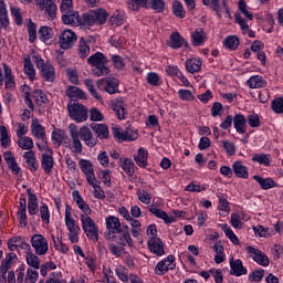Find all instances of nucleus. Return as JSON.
<instances>
[{"label":"nucleus","instance_id":"nucleus-49","mask_svg":"<svg viewBox=\"0 0 283 283\" xmlns=\"http://www.w3.org/2000/svg\"><path fill=\"white\" fill-rule=\"evenodd\" d=\"M252 161L258 163L259 165H263L264 167H270L271 166V155L255 153L252 156Z\"/></svg>","mask_w":283,"mask_h":283},{"label":"nucleus","instance_id":"nucleus-11","mask_svg":"<svg viewBox=\"0 0 283 283\" xmlns=\"http://www.w3.org/2000/svg\"><path fill=\"white\" fill-rule=\"evenodd\" d=\"M78 165L81 171L86 176L88 185H94V180H96V175L94 174V165H92V161L87 159H80Z\"/></svg>","mask_w":283,"mask_h":283},{"label":"nucleus","instance_id":"nucleus-25","mask_svg":"<svg viewBox=\"0 0 283 283\" xmlns=\"http://www.w3.org/2000/svg\"><path fill=\"white\" fill-rule=\"evenodd\" d=\"M22 158H24L31 174L39 170V159H36V154L33 150L25 151Z\"/></svg>","mask_w":283,"mask_h":283},{"label":"nucleus","instance_id":"nucleus-34","mask_svg":"<svg viewBox=\"0 0 283 283\" xmlns=\"http://www.w3.org/2000/svg\"><path fill=\"white\" fill-rule=\"evenodd\" d=\"M232 171L237 178H249V168L242 165V161L237 160L232 164Z\"/></svg>","mask_w":283,"mask_h":283},{"label":"nucleus","instance_id":"nucleus-53","mask_svg":"<svg viewBox=\"0 0 283 283\" xmlns=\"http://www.w3.org/2000/svg\"><path fill=\"white\" fill-rule=\"evenodd\" d=\"M25 260L28 266H31V269L39 270L41 268V260L39 259L38 254L28 252Z\"/></svg>","mask_w":283,"mask_h":283},{"label":"nucleus","instance_id":"nucleus-61","mask_svg":"<svg viewBox=\"0 0 283 283\" xmlns=\"http://www.w3.org/2000/svg\"><path fill=\"white\" fill-rule=\"evenodd\" d=\"M242 220H244V217L240 216L238 212H233L231 214L230 224L233 227V229L240 230L244 227V222H242Z\"/></svg>","mask_w":283,"mask_h":283},{"label":"nucleus","instance_id":"nucleus-17","mask_svg":"<svg viewBox=\"0 0 283 283\" xmlns=\"http://www.w3.org/2000/svg\"><path fill=\"white\" fill-rule=\"evenodd\" d=\"M38 10H41V12H44V15L46 17L48 21H54L56 19V3L52 0H45L43 6L38 7Z\"/></svg>","mask_w":283,"mask_h":283},{"label":"nucleus","instance_id":"nucleus-18","mask_svg":"<svg viewBox=\"0 0 283 283\" xmlns=\"http://www.w3.org/2000/svg\"><path fill=\"white\" fill-rule=\"evenodd\" d=\"M247 273H249V270L244 268L242 260L230 259V275H234V277H242V275H247Z\"/></svg>","mask_w":283,"mask_h":283},{"label":"nucleus","instance_id":"nucleus-27","mask_svg":"<svg viewBox=\"0 0 283 283\" xmlns=\"http://www.w3.org/2000/svg\"><path fill=\"white\" fill-rule=\"evenodd\" d=\"M112 239L116 242V244H119L120 247H134V239H132V234L127 232H119L114 234Z\"/></svg>","mask_w":283,"mask_h":283},{"label":"nucleus","instance_id":"nucleus-16","mask_svg":"<svg viewBox=\"0 0 283 283\" xmlns=\"http://www.w3.org/2000/svg\"><path fill=\"white\" fill-rule=\"evenodd\" d=\"M65 227L69 233H81V227L76 226V221L72 219V207L65 205Z\"/></svg>","mask_w":283,"mask_h":283},{"label":"nucleus","instance_id":"nucleus-40","mask_svg":"<svg viewBox=\"0 0 283 283\" xmlns=\"http://www.w3.org/2000/svg\"><path fill=\"white\" fill-rule=\"evenodd\" d=\"M3 72H4V85L7 90H14L15 83L14 77L12 76V69L8 66V64H3Z\"/></svg>","mask_w":283,"mask_h":283},{"label":"nucleus","instance_id":"nucleus-30","mask_svg":"<svg viewBox=\"0 0 283 283\" xmlns=\"http://www.w3.org/2000/svg\"><path fill=\"white\" fill-rule=\"evenodd\" d=\"M3 158L9 169H11L13 176H19V174L21 172V167H19V164H17V159L14 158V155H12V151H4Z\"/></svg>","mask_w":283,"mask_h":283},{"label":"nucleus","instance_id":"nucleus-58","mask_svg":"<svg viewBox=\"0 0 283 283\" xmlns=\"http://www.w3.org/2000/svg\"><path fill=\"white\" fill-rule=\"evenodd\" d=\"M10 135H8V128L6 126L0 127V145L3 149L10 147Z\"/></svg>","mask_w":283,"mask_h":283},{"label":"nucleus","instance_id":"nucleus-38","mask_svg":"<svg viewBox=\"0 0 283 283\" xmlns=\"http://www.w3.org/2000/svg\"><path fill=\"white\" fill-rule=\"evenodd\" d=\"M10 25V19L8 18V6L6 0H0V30Z\"/></svg>","mask_w":283,"mask_h":283},{"label":"nucleus","instance_id":"nucleus-3","mask_svg":"<svg viewBox=\"0 0 283 283\" xmlns=\"http://www.w3.org/2000/svg\"><path fill=\"white\" fill-rule=\"evenodd\" d=\"M32 59L38 70L40 71L43 81L46 83H54L56 78V71L54 70V65H52L50 62L45 63V60L42 59L39 54H34Z\"/></svg>","mask_w":283,"mask_h":283},{"label":"nucleus","instance_id":"nucleus-45","mask_svg":"<svg viewBox=\"0 0 283 283\" xmlns=\"http://www.w3.org/2000/svg\"><path fill=\"white\" fill-rule=\"evenodd\" d=\"M192 44L195 48H199L200 45H203L205 41H207V33L202 31V29H197L192 34Z\"/></svg>","mask_w":283,"mask_h":283},{"label":"nucleus","instance_id":"nucleus-8","mask_svg":"<svg viewBox=\"0 0 283 283\" xmlns=\"http://www.w3.org/2000/svg\"><path fill=\"white\" fill-rule=\"evenodd\" d=\"M31 247L35 251V255H45L50 251L48 239L43 234H33L31 238Z\"/></svg>","mask_w":283,"mask_h":283},{"label":"nucleus","instance_id":"nucleus-62","mask_svg":"<svg viewBox=\"0 0 283 283\" xmlns=\"http://www.w3.org/2000/svg\"><path fill=\"white\" fill-rule=\"evenodd\" d=\"M40 218L42 220V222H44V224H50V208L46 206L45 202H42V205L40 206Z\"/></svg>","mask_w":283,"mask_h":283},{"label":"nucleus","instance_id":"nucleus-9","mask_svg":"<svg viewBox=\"0 0 283 283\" xmlns=\"http://www.w3.org/2000/svg\"><path fill=\"white\" fill-rule=\"evenodd\" d=\"M245 251L249 253V256L260 266H269L271 264V260H269V256L266 253L262 252V250L248 245Z\"/></svg>","mask_w":283,"mask_h":283},{"label":"nucleus","instance_id":"nucleus-54","mask_svg":"<svg viewBox=\"0 0 283 283\" xmlns=\"http://www.w3.org/2000/svg\"><path fill=\"white\" fill-rule=\"evenodd\" d=\"M222 231H224L227 238L230 240V242H232V244H240V239H238V235L235 234V232H233V230L231 229V227H229V224L223 223L221 226Z\"/></svg>","mask_w":283,"mask_h":283},{"label":"nucleus","instance_id":"nucleus-48","mask_svg":"<svg viewBox=\"0 0 283 283\" xmlns=\"http://www.w3.org/2000/svg\"><path fill=\"white\" fill-rule=\"evenodd\" d=\"M66 96H69V98H80L81 101H85V98H87L85 92L76 86H70L66 90Z\"/></svg>","mask_w":283,"mask_h":283},{"label":"nucleus","instance_id":"nucleus-39","mask_svg":"<svg viewBox=\"0 0 283 283\" xmlns=\"http://www.w3.org/2000/svg\"><path fill=\"white\" fill-rule=\"evenodd\" d=\"M24 63V74L28 76L29 81H34L36 78V70H34V64L30 60V55L23 59Z\"/></svg>","mask_w":283,"mask_h":283},{"label":"nucleus","instance_id":"nucleus-43","mask_svg":"<svg viewBox=\"0 0 283 283\" xmlns=\"http://www.w3.org/2000/svg\"><path fill=\"white\" fill-rule=\"evenodd\" d=\"M118 165L122 166L123 171H125L127 176H134V174H136L134 170L135 164L132 158H120Z\"/></svg>","mask_w":283,"mask_h":283},{"label":"nucleus","instance_id":"nucleus-51","mask_svg":"<svg viewBox=\"0 0 283 283\" xmlns=\"http://www.w3.org/2000/svg\"><path fill=\"white\" fill-rule=\"evenodd\" d=\"M51 140H53L54 145H57V147H61L63 145V140H65V130L61 128H55L52 132Z\"/></svg>","mask_w":283,"mask_h":283},{"label":"nucleus","instance_id":"nucleus-56","mask_svg":"<svg viewBox=\"0 0 283 283\" xmlns=\"http://www.w3.org/2000/svg\"><path fill=\"white\" fill-rule=\"evenodd\" d=\"M146 81L148 85H151V87H159V85L163 83V78L156 72L147 73Z\"/></svg>","mask_w":283,"mask_h":283},{"label":"nucleus","instance_id":"nucleus-5","mask_svg":"<svg viewBox=\"0 0 283 283\" xmlns=\"http://www.w3.org/2000/svg\"><path fill=\"white\" fill-rule=\"evenodd\" d=\"M82 229L88 240L93 242H98V227H96V222L94 219L90 217V214H81Z\"/></svg>","mask_w":283,"mask_h":283},{"label":"nucleus","instance_id":"nucleus-36","mask_svg":"<svg viewBox=\"0 0 283 283\" xmlns=\"http://www.w3.org/2000/svg\"><path fill=\"white\" fill-rule=\"evenodd\" d=\"M112 109L115 112L118 120H125L127 108H125V102L123 99H117L115 103H113Z\"/></svg>","mask_w":283,"mask_h":283},{"label":"nucleus","instance_id":"nucleus-37","mask_svg":"<svg viewBox=\"0 0 283 283\" xmlns=\"http://www.w3.org/2000/svg\"><path fill=\"white\" fill-rule=\"evenodd\" d=\"M41 167L44 174H52V169H54V157H52V155L43 153L41 159Z\"/></svg>","mask_w":283,"mask_h":283},{"label":"nucleus","instance_id":"nucleus-64","mask_svg":"<svg viewBox=\"0 0 283 283\" xmlns=\"http://www.w3.org/2000/svg\"><path fill=\"white\" fill-rule=\"evenodd\" d=\"M264 277V270L263 269H259L255 271H252L249 274V282H262V279Z\"/></svg>","mask_w":283,"mask_h":283},{"label":"nucleus","instance_id":"nucleus-57","mask_svg":"<svg viewBox=\"0 0 283 283\" xmlns=\"http://www.w3.org/2000/svg\"><path fill=\"white\" fill-rule=\"evenodd\" d=\"M148 3L150 9L155 10L158 14H163L167 8L165 0H148Z\"/></svg>","mask_w":283,"mask_h":283},{"label":"nucleus","instance_id":"nucleus-22","mask_svg":"<svg viewBox=\"0 0 283 283\" xmlns=\"http://www.w3.org/2000/svg\"><path fill=\"white\" fill-rule=\"evenodd\" d=\"M18 220L20 224H23V227H28V200L23 196L20 197Z\"/></svg>","mask_w":283,"mask_h":283},{"label":"nucleus","instance_id":"nucleus-2","mask_svg":"<svg viewBox=\"0 0 283 283\" xmlns=\"http://www.w3.org/2000/svg\"><path fill=\"white\" fill-rule=\"evenodd\" d=\"M109 19V13L105 9L99 8L83 13L82 25H105Z\"/></svg>","mask_w":283,"mask_h":283},{"label":"nucleus","instance_id":"nucleus-21","mask_svg":"<svg viewBox=\"0 0 283 283\" xmlns=\"http://www.w3.org/2000/svg\"><path fill=\"white\" fill-rule=\"evenodd\" d=\"M28 193V213L29 216H36L39 213V198L32 193V189H27Z\"/></svg>","mask_w":283,"mask_h":283},{"label":"nucleus","instance_id":"nucleus-46","mask_svg":"<svg viewBox=\"0 0 283 283\" xmlns=\"http://www.w3.org/2000/svg\"><path fill=\"white\" fill-rule=\"evenodd\" d=\"M223 46L228 50L234 51L237 48H240V38L238 35H228L223 40Z\"/></svg>","mask_w":283,"mask_h":283},{"label":"nucleus","instance_id":"nucleus-7","mask_svg":"<svg viewBox=\"0 0 283 283\" xmlns=\"http://www.w3.org/2000/svg\"><path fill=\"white\" fill-rule=\"evenodd\" d=\"M174 269H176V256L169 254L156 264L155 274L165 275L166 273H169V271H174Z\"/></svg>","mask_w":283,"mask_h":283},{"label":"nucleus","instance_id":"nucleus-4","mask_svg":"<svg viewBox=\"0 0 283 283\" xmlns=\"http://www.w3.org/2000/svg\"><path fill=\"white\" fill-rule=\"evenodd\" d=\"M67 109L70 118L75 120V123H85L90 117V115H87V107L78 102H69Z\"/></svg>","mask_w":283,"mask_h":283},{"label":"nucleus","instance_id":"nucleus-20","mask_svg":"<svg viewBox=\"0 0 283 283\" xmlns=\"http://www.w3.org/2000/svg\"><path fill=\"white\" fill-rule=\"evenodd\" d=\"M105 222L109 235H118L120 233V219L118 217L108 216L105 218Z\"/></svg>","mask_w":283,"mask_h":283},{"label":"nucleus","instance_id":"nucleus-55","mask_svg":"<svg viewBox=\"0 0 283 283\" xmlns=\"http://www.w3.org/2000/svg\"><path fill=\"white\" fill-rule=\"evenodd\" d=\"M18 147L20 149H23L24 151H30V149H34V140H32V137H20L18 142Z\"/></svg>","mask_w":283,"mask_h":283},{"label":"nucleus","instance_id":"nucleus-63","mask_svg":"<svg viewBox=\"0 0 283 283\" xmlns=\"http://www.w3.org/2000/svg\"><path fill=\"white\" fill-rule=\"evenodd\" d=\"M271 108L274 114H283V97H276L271 103Z\"/></svg>","mask_w":283,"mask_h":283},{"label":"nucleus","instance_id":"nucleus-29","mask_svg":"<svg viewBox=\"0 0 283 283\" xmlns=\"http://www.w3.org/2000/svg\"><path fill=\"white\" fill-rule=\"evenodd\" d=\"M91 129H93L99 140L109 138V127H107V124L92 123Z\"/></svg>","mask_w":283,"mask_h":283},{"label":"nucleus","instance_id":"nucleus-47","mask_svg":"<svg viewBox=\"0 0 283 283\" xmlns=\"http://www.w3.org/2000/svg\"><path fill=\"white\" fill-rule=\"evenodd\" d=\"M17 253H7L4 260L1 261L0 271L7 272L12 269V260H17Z\"/></svg>","mask_w":283,"mask_h":283},{"label":"nucleus","instance_id":"nucleus-13","mask_svg":"<svg viewBox=\"0 0 283 283\" xmlns=\"http://www.w3.org/2000/svg\"><path fill=\"white\" fill-rule=\"evenodd\" d=\"M65 227L69 233H81V227L76 226V221L72 219V207L65 205Z\"/></svg>","mask_w":283,"mask_h":283},{"label":"nucleus","instance_id":"nucleus-19","mask_svg":"<svg viewBox=\"0 0 283 283\" xmlns=\"http://www.w3.org/2000/svg\"><path fill=\"white\" fill-rule=\"evenodd\" d=\"M148 211L153 216H155V218H159V220H164L165 224H174V222H176V217H169V214L165 210L154 205L149 207Z\"/></svg>","mask_w":283,"mask_h":283},{"label":"nucleus","instance_id":"nucleus-44","mask_svg":"<svg viewBox=\"0 0 283 283\" xmlns=\"http://www.w3.org/2000/svg\"><path fill=\"white\" fill-rule=\"evenodd\" d=\"M54 36V30L50 27H41L39 29V39L43 41V43H50Z\"/></svg>","mask_w":283,"mask_h":283},{"label":"nucleus","instance_id":"nucleus-52","mask_svg":"<svg viewBox=\"0 0 283 283\" xmlns=\"http://www.w3.org/2000/svg\"><path fill=\"white\" fill-rule=\"evenodd\" d=\"M208 189L209 185H200L192 181L188 186H186L185 191H190V193H202V191H207Z\"/></svg>","mask_w":283,"mask_h":283},{"label":"nucleus","instance_id":"nucleus-31","mask_svg":"<svg viewBox=\"0 0 283 283\" xmlns=\"http://www.w3.org/2000/svg\"><path fill=\"white\" fill-rule=\"evenodd\" d=\"M233 127L237 134H247V117L242 114H235L232 117Z\"/></svg>","mask_w":283,"mask_h":283},{"label":"nucleus","instance_id":"nucleus-26","mask_svg":"<svg viewBox=\"0 0 283 283\" xmlns=\"http://www.w3.org/2000/svg\"><path fill=\"white\" fill-rule=\"evenodd\" d=\"M133 158L136 165H138V167H142V169L147 168V166L149 165L147 163L149 158V151L145 147H139L137 150V155H134Z\"/></svg>","mask_w":283,"mask_h":283},{"label":"nucleus","instance_id":"nucleus-12","mask_svg":"<svg viewBox=\"0 0 283 283\" xmlns=\"http://www.w3.org/2000/svg\"><path fill=\"white\" fill-rule=\"evenodd\" d=\"M147 244L150 253H154L158 258H163V255H165V243L160 238H149Z\"/></svg>","mask_w":283,"mask_h":283},{"label":"nucleus","instance_id":"nucleus-60","mask_svg":"<svg viewBox=\"0 0 283 283\" xmlns=\"http://www.w3.org/2000/svg\"><path fill=\"white\" fill-rule=\"evenodd\" d=\"M115 275H117L120 282H124V283L129 282V270H127V268L123 265H118L115 269Z\"/></svg>","mask_w":283,"mask_h":283},{"label":"nucleus","instance_id":"nucleus-23","mask_svg":"<svg viewBox=\"0 0 283 283\" xmlns=\"http://www.w3.org/2000/svg\"><path fill=\"white\" fill-rule=\"evenodd\" d=\"M80 138L84 140L87 147H96V145H98V139L94 137L92 130L87 128V126H84L80 129Z\"/></svg>","mask_w":283,"mask_h":283},{"label":"nucleus","instance_id":"nucleus-33","mask_svg":"<svg viewBox=\"0 0 283 283\" xmlns=\"http://www.w3.org/2000/svg\"><path fill=\"white\" fill-rule=\"evenodd\" d=\"M31 133L33 134L34 138H36V140H45V138H48V135L45 134V128L41 125V123H39V119L32 122Z\"/></svg>","mask_w":283,"mask_h":283},{"label":"nucleus","instance_id":"nucleus-50","mask_svg":"<svg viewBox=\"0 0 283 283\" xmlns=\"http://www.w3.org/2000/svg\"><path fill=\"white\" fill-rule=\"evenodd\" d=\"M172 14H175L177 19H185V17H187V11L179 0L172 2Z\"/></svg>","mask_w":283,"mask_h":283},{"label":"nucleus","instance_id":"nucleus-35","mask_svg":"<svg viewBox=\"0 0 283 283\" xmlns=\"http://www.w3.org/2000/svg\"><path fill=\"white\" fill-rule=\"evenodd\" d=\"M103 81L104 90L107 94H117L118 92V78L116 77H106Z\"/></svg>","mask_w":283,"mask_h":283},{"label":"nucleus","instance_id":"nucleus-28","mask_svg":"<svg viewBox=\"0 0 283 283\" xmlns=\"http://www.w3.org/2000/svg\"><path fill=\"white\" fill-rule=\"evenodd\" d=\"M253 180L260 185L263 191H269V189H275V187H277V182L271 177L264 178L260 175H254Z\"/></svg>","mask_w":283,"mask_h":283},{"label":"nucleus","instance_id":"nucleus-6","mask_svg":"<svg viewBox=\"0 0 283 283\" xmlns=\"http://www.w3.org/2000/svg\"><path fill=\"white\" fill-rule=\"evenodd\" d=\"M78 36L76 33L70 29H65L59 35V46L60 50H72L76 43Z\"/></svg>","mask_w":283,"mask_h":283},{"label":"nucleus","instance_id":"nucleus-14","mask_svg":"<svg viewBox=\"0 0 283 283\" xmlns=\"http://www.w3.org/2000/svg\"><path fill=\"white\" fill-rule=\"evenodd\" d=\"M65 227L69 233H81V227L76 226V221L72 219V207L65 205Z\"/></svg>","mask_w":283,"mask_h":283},{"label":"nucleus","instance_id":"nucleus-32","mask_svg":"<svg viewBox=\"0 0 283 283\" xmlns=\"http://www.w3.org/2000/svg\"><path fill=\"white\" fill-rule=\"evenodd\" d=\"M247 85L250 90H262L263 87H266L269 83L261 75H253L247 81Z\"/></svg>","mask_w":283,"mask_h":283},{"label":"nucleus","instance_id":"nucleus-42","mask_svg":"<svg viewBox=\"0 0 283 283\" xmlns=\"http://www.w3.org/2000/svg\"><path fill=\"white\" fill-rule=\"evenodd\" d=\"M186 70L189 74H196L202 70V61L198 59H188L186 61Z\"/></svg>","mask_w":283,"mask_h":283},{"label":"nucleus","instance_id":"nucleus-15","mask_svg":"<svg viewBox=\"0 0 283 283\" xmlns=\"http://www.w3.org/2000/svg\"><path fill=\"white\" fill-rule=\"evenodd\" d=\"M65 227L69 233H81V227L76 226V221L72 219V207L65 205Z\"/></svg>","mask_w":283,"mask_h":283},{"label":"nucleus","instance_id":"nucleus-59","mask_svg":"<svg viewBox=\"0 0 283 283\" xmlns=\"http://www.w3.org/2000/svg\"><path fill=\"white\" fill-rule=\"evenodd\" d=\"M78 56L80 59H87L90 56V44L85 41V38H81L80 40Z\"/></svg>","mask_w":283,"mask_h":283},{"label":"nucleus","instance_id":"nucleus-41","mask_svg":"<svg viewBox=\"0 0 283 283\" xmlns=\"http://www.w3.org/2000/svg\"><path fill=\"white\" fill-rule=\"evenodd\" d=\"M31 96H32L35 105H38V107H43V105H45V103H48V95L41 88L34 90L32 92Z\"/></svg>","mask_w":283,"mask_h":283},{"label":"nucleus","instance_id":"nucleus-1","mask_svg":"<svg viewBox=\"0 0 283 283\" xmlns=\"http://www.w3.org/2000/svg\"><path fill=\"white\" fill-rule=\"evenodd\" d=\"M87 63L92 65V67H95L93 69L94 76H106V74H109V67H107L109 60H107L105 53L95 52L87 59Z\"/></svg>","mask_w":283,"mask_h":283},{"label":"nucleus","instance_id":"nucleus-10","mask_svg":"<svg viewBox=\"0 0 283 283\" xmlns=\"http://www.w3.org/2000/svg\"><path fill=\"white\" fill-rule=\"evenodd\" d=\"M168 48L171 50H180L185 48V50H189V41L185 39L180 32L175 31L169 35V40L167 41Z\"/></svg>","mask_w":283,"mask_h":283},{"label":"nucleus","instance_id":"nucleus-24","mask_svg":"<svg viewBox=\"0 0 283 283\" xmlns=\"http://www.w3.org/2000/svg\"><path fill=\"white\" fill-rule=\"evenodd\" d=\"M62 22L64 25H78V23H83V18L78 15V11L73 10L62 13Z\"/></svg>","mask_w":283,"mask_h":283}]
</instances>
